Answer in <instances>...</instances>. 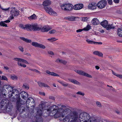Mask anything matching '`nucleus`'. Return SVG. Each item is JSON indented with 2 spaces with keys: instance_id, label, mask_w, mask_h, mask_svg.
Instances as JSON below:
<instances>
[{
  "instance_id": "nucleus-1",
  "label": "nucleus",
  "mask_w": 122,
  "mask_h": 122,
  "mask_svg": "<svg viewBox=\"0 0 122 122\" xmlns=\"http://www.w3.org/2000/svg\"><path fill=\"white\" fill-rule=\"evenodd\" d=\"M58 107L56 105H54L50 107L49 108L47 109V111L53 114H55V117H63L64 116L67 114V112L66 110H64L62 108H60L58 109Z\"/></svg>"
},
{
  "instance_id": "nucleus-2",
  "label": "nucleus",
  "mask_w": 122,
  "mask_h": 122,
  "mask_svg": "<svg viewBox=\"0 0 122 122\" xmlns=\"http://www.w3.org/2000/svg\"><path fill=\"white\" fill-rule=\"evenodd\" d=\"M51 4V2L49 0H45L43 3V5L44 6V9L46 12L50 14L53 15L57 16V13L53 10L50 7L48 6Z\"/></svg>"
},
{
  "instance_id": "nucleus-3",
  "label": "nucleus",
  "mask_w": 122,
  "mask_h": 122,
  "mask_svg": "<svg viewBox=\"0 0 122 122\" xmlns=\"http://www.w3.org/2000/svg\"><path fill=\"white\" fill-rule=\"evenodd\" d=\"M13 60L14 61H18V65L19 66L24 68L26 67V65L23 63H25L28 65L29 64V63L26 60L22 59L15 58H14Z\"/></svg>"
},
{
  "instance_id": "nucleus-4",
  "label": "nucleus",
  "mask_w": 122,
  "mask_h": 122,
  "mask_svg": "<svg viewBox=\"0 0 122 122\" xmlns=\"http://www.w3.org/2000/svg\"><path fill=\"white\" fill-rule=\"evenodd\" d=\"M28 31H31L33 30L34 31L39 30L41 28V26L38 25L37 23L28 24Z\"/></svg>"
},
{
  "instance_id": "nucleus-5",
  "label": "nucleus",
  "mask_w": 122,
  "mask_h": 122,
  "mask_svg": "<svg viewBox=\"0 0 122 122\" xmlns=\"http://www.w3.org/2000/svg\"><path fill=\"white\" fill-rule=\"evenodd\" d=\"M77 118L76 115L71 116L70 115L67 116L64 120V122H74L76 121Z\"/></svg>"
},
{
  "instance_id": "nucleus-6",
  "label": "nucleus",
  "mask_w": 122,
  "mask_h": 122,
  "mask_svg": "<svg viewBox=\"0 0 122 122\" xmlns=\"http://www.w3.org/2000/svg\"><path fill=\"white\" fill-rule=\"evenodd\" d=\"M61 7L62 10L67 12L70 11L73 8V5L70 4H63L61 5Z\"/></svg>"
},
{
  "instance_id": "nucleus-7",
  "label": "nucleus",
  "mask_w": 122,
  "mask_h": 122,
  "mask_svg": "<svg viewBox=\"0 0 122 122\" xmlns=\"http://www.w3.org/2000/svg\"><path fill=\"white\" fill-rule=\"evenodd\" d=\"M9 103V101L8 100H4L1 101L0 105L2 107H4V109H10L11 107Z\"/></svg>"
},
{
  "instance_id": "nucleus-8",
  "label": "nucleus",
  "mask_w": 122,
  "mask_h": 122,
  "mask_svg": "<svg viewBox=\"0 0 122 122\" xmlns=\"http://www.w3.org/2000/svg\"><path fill=\"white\" fill-rule=\"evenodd\" d=\"M89 119V115L86 113H81L80 115L79 119L81 122H87Z\"/></svg>"
},
{
  "instance_id": "nucleus-9",
  "label": "nucleus",
  "mask_w": 122,
  "mask_h": 122,
  "mask_svg": "<svg viewBox=\"0 0 122 122\" xmlns=\"http://www.w3.org/2000/svg\"><path fill=\"white\" fill-rule=\"evenodd\" d=\"M107 4V1L105 0H103L98 2L97 6L99 8L102 9L105 7Z\"/></svg>"
},
{
  "instance_id": "nucleus-10",
  "label": "nucleus",
  "mask_w": 122,
  "mask_h": 122,
  "mask_svg": "<svg viewBox=\"0 0 122 122\" xmlns=\"http://www.w3.org/2000/svg\"><path fill=\"white\" fill-rule=\"evenodd\" d=\"M75 71L76 72L80 75L90 78H92V76L91 75L82 71L77 70L76 71Z\"/></svg>"
},
{
  "instance_id": "nucleus-11",
  "label": "nucleus",
  "mask_w": 122,
  "mask_h": 122,
  "mask_svg": "<svg viewBox=\"0 0 122 122\" xmlns=\"http://www.w3.org/2000/svg\"><path fill=\"white\" fill-rule=\"evenodd\" d=\"M24 104V102L21 100H18L16 103L17 108L19 110H20V109L22 108L21 106L23 104Z\"/></svg>"
},
{
  "instance_id": "nucleus-12",
  "label": "nucleus",
  "mask_w": 122,
  "mask_h": 122,
  "mask_svg": "<svg viewBox=\"0 0 122 122\" xmlns=\"http://www.w3.org/2000/svg\"><path fill=\"white\" fill-rule=\"evenodd\" d=\"M51 29V27H49L48 26L46 25L42 27H41L40 30L42 32H47Z\"/></svg>"
},
{
  "instance_id": "nucleus-13",
  "label": "nucleus",
  "mask_w": 122,
  "mask_h": 122,
  "mask_svg": "<svg viewBox=\"0 0 122 122\" xmlns=\"http://www.w3.org/2000/svg\"><path fill=\"white\" fill-rule=\"evenodd\" d=\"M10 14L14 16H17L19 14V11L15 10L14 9L11 10L10 11Z\"/></svg>"
},
{
  "instance_id": "nucleus-14",
  "label": "nucleus",
  "mask_w": 122,
  "mask_h": 122,
  "mask_svg": "<svg viewBox=\"0 0 122 122\" xmlns=\"http://www.w3.org/2000/svg\"><path fill=\"white\" fill-rule=\"evenodd\" d=\"M83 6V5L82 4H77L75 5L73 7L74 9L77 10L81 9Z\"/></svg>"
},
{
  "instance_id": "nucleus-15",
  "label": "nucleus",
  "mask_w": 122,
  "mask_h": 122,
  "mask_svg": "<svg viewBox=\"0 0 122 122\" xmlns=\"http://www.w3.org/2000/svg\"><path fill=\"white\" fill-rule=\"evenodd\" d=\"M3 88L4 89H6L8 91V93H11V91L13 90V87H11L8 85H5L3 87Z\"/></svg>"
},
{
  "instance_id": "nucleus-16",
  "label": "nucleus",
  "mask_w": 122,
  "mask_h": 122,
  "mask_svg": "<svg viewBox=\"0 0 122 122\" xmlns=\"http://www.w3.org/2000/svg\"><path fill=\"white\" fill-rule=\"evenodd\" d=\"M97 5V4L96 3H92L89 4L88 7L89 9L92 10H93L96 8Z\"/></svg>"
},
{
  "instance_id": "nucleus-17",
  "label": "nucleus",
  "mask_w": 122,
  "mask_h": 122,
  "mask_svg": "<svg viewBox=\"0 0 122 122\" xmlns=\"http://www.w3.org/2000/svg\"><path fill=\"white\" fill-rule=\"evenodd\" d=\"M91 23L93 25H96L100 23L99 20L96 18H94L92 20Z\"/></svg>"
},
{
  "instance_id": "nucleus-18",
  "label": "nucleus",
  "mask_w": 122,
  "mask_h": 122,
  "mask_svg": "<svg viewBox=\"0 0 122 122\" xmlns=\"http://www.w3.org/2000/svg\"><path fill=\"white\" fill-rule=\"evenodd\" d=\"M76 18V17L71 16L65 17L64 19H65L68 20L69 21H74L76 20L75 19Z\"/></svg>"
},
{
  "instance_id": "nucleus-19",
  "label": "nucleus",
  "mask_w": 122,
  "mask_h": 122,
  "mask_svg": "<svg viewBox=\"0 0 122 122\" xmlns=\"http://www.w3.org/2000/svg\"><path fill=\"white\" fill-rule=\"evenodd\" d=\"M100 24L103 27L106 28L108 25V23L107 20H105L101 22Z\"/></svg>"
},
{
  "instance_id": "nucleus-20",
  "label": "nucleus",
  "mask_w": 122,
  "mask_h": 122,
  "mask_svg": "<svg viewBox=\"0 0 122 122\" xmlns=\"http://www.w3.org/2000/svg\"><path fill=\"white\" fill-rule=\"evenodd\" d=\"M93 54L98 56L100 57H102L103 56V54L101 52L98 51H94L93 52Z\"/></svg>"
},
{
  "instance_id": "nucleus-21",
  "label": "nucleus",
  "mask_w": 122,
  "mask_h": 122,
  "mask_svg": "<svg viewBox=\"0 0 122 122\" xmlns=\"http://www.w3.org/2000/svg\"><path fill=\"white\" fill-rule=\"evenodd\" d=\"M28 24L24 25L22 24H20L19 25V27L24 30H25L28 31Z\"/></svg>"
},
{
  "instance_id": "nucleus-22",
  "label": "nucleus",
  "mask_w": 122,
  "mask_h": 122,
  "mask_svg": "<svg viewBox=\"0 0 122 122\" xmlns=\"http://www.w3.org/2000/svg\"><path fill=\"white\" fill-rule=\"evenodd\" d=\"M38 84L39 86L40 87H44L49 88V86L47 84H45L43 83H42L40 82H38Z\"/></svg>"
},
{
  "instance_id": "nucleus-23",
  "label": "nucleus",
  "mask_w": 122,
  "mask_h": 122,
  "mask_svg": "<svg viewBox=\"0 0 122 122\" xmlns=\"http://www.w3.org/2000/svg\"><path fill=\"white\" fill-rule=\"evenodd\" d=\"M11 93H10V96H13V94H15L16 95H17L19 93V92L16 89H13V90L11 91Z\"/></svg>"
},
{
  "instance_id": "nucleus-24",
  "label": "nucleus",
  "mask_w": 122,
  "mask_h": 122,
  "mask_svg": "<svg viewBox=\"0 0 122 122\" xmlns=\"http://www.w3.org/2000/svg\"><path fill=\"white\" fill-rule=\"evenodd\" d=\"M21 97L23 99H26L28 97L27 93L24 92H23L21 93Z\"/></svg>"
},
{
  "instance_id": "nucleus-25",
  "label": "nucleus",
  "mask_w": 122,
  "mask_h": 122,
  "mask_svg": "<svg viewBox=\"0 0 122 122\" xmlns=\"http://www.w3.org/2000/svg\"><path fill=\"white\" fill-rule=\"evenodd\" d=\"M68 80L69 81L74 84H76L78 85H80L81 84L79 82L75 80L69 79H68Z\"/></svg>"
},
{
  "instance_id": "nucleus-26",
  "label": "nucleus",
  "mask_w": 122,
  "mask_h": 122,
  "mask_svg": "<svg viewBox=\"0 0 122 122\" xmlns=\"http://www.w3.org/2000/svg\"><path fill=\"white\" fill-rule=\"evenodd\" d=\"M46 73L50 75L54 76H59V75L54 72H51L48 70H47L46 71Z\"/></svg>"
},
{
  "instance_id": "nucleus-27",
  "label": "nucleus",
  "mask_w": 122,
  "mask_h": 122,
  "mask_svg": "<svg viewBox=\"0 0 122 122\" xmlns=\"http://www.w3.org/2000/svg\"><path fill=\"white\" fill-rule=\"evenodd\" d=\"M117 34L119 37H122V28H118Z\"/></svg>"
},
{
  "instance_id": "nucleus-28",
  "label": "nucleus",
  "mask_w": 122,
  "mask_h": 122,
  "mask_svg": "<svg viewBox=\"0 0 122 122\" xmlns=\"http://www.w3.org/2000/svg\"><path fill=\"white\" fill-rule=\"evenodd\" d=\"M10 78L11 79L14 80H17L18 79V76L14 75H11Z\"/></svg>"
},
{
  "instance_id": "nucleus-29",
  "label": "nucleus",
  "mask_w": 122,
  "mask_h": 122,
  "mask_svg": "<svg viewBox=\"0 0 122 122\" xmlns=\"http://www.w3.org/2000/svg\"><path fill=\"white\" fill-rule=\"evenodd\" d=\"M115 28V26H113L112 24L111 25L109 24L107 25V27L106 29L109 30L111 29H114Z\"/></svg>"
},
{
  "instance_id": "nucleus-30",
  "label": "nucleus",
  "mask_w": 122,
  "mask_h": 122,
  "mask_svg": "<svg viewBox=\"0 0 122 122\" xmlns=\"http://www.w3.org/2000/svg\"><path fill=\"white\" fill-rule=\"evenodd\" d=\"M91 28V26L89 25H87L83 29L84 30L88 31Z\"/></svg>"
},
{
  "instance_id": "nucleus-31",
  "label": "nucleus",
  "mask_w": 122,
  "mask_h": 122,
  "mask_svg": "<svg viewBox=\"0 0 122 122\" xmlns=\"http://www.w3.org/2000/svg\"><path fill=\"white\" fill-rule=\"evenodd\" d=\"M0 25L1 26L8 27L7 24L5 23L4 21H2L0 22Z\"/></svg>"
},
{
  "instance_id": "nucleus-32",
  "label": "nucleus",
  "mask_w": 122,
  "mask_h": 122,
  "mask_svg": "<svg viewBox=\"0 0 122 122\" xmlns=\"http://www.w3.org/2000/svg\"><path fill=\"white\" fill-rule=\"evenodd\" d=\"M113 74L114 75L117 76V77H118L120 78H122V75H120L117 74L113 71L112 72Z\"/></svg>"
},
{
  "instance_id": "nucleus-33",
  "label": "nucleus",
  "mask_w": 122,
  "mask_h": 122,
  "mask_svg": "<svg viewBox=\"0 0 122 122\" xmlns=\"http://www.w3.org/2000/svg\"><path fill=\"white\" fill-rule=\"evenodd\" d=\"M86 41L88 44H94L95 43V42L92 40H91L89 39H87L86 40Z\"/></svg>"
},
{
  "instance_id": "nucleus-34",
  "label": "nucleus",
  "mask_w": 122,
  "mask_h": 122,
  "mask_svg": "<svg viewBox=\"0 0 122 122\" xmlns=\"http://www.w3.org/2000/svg\"><path fill=\"white\" fill-rule=\"evenodd\" d=\"M0 79L2 80L7 81L8 79L7 77L5 76H2L0 77Z\"/></svg>"
},
{
  "instance_id": "nucleus-35",
  "label": "nucleus",
  "mask_w": 122,
  "mask_h": 122,
  "mask_svg": "<svg viewBox=\"0 0 122 122\" xmlns=\"http://www.w3.org/2000/svg\"><path fill=\"white\" fill-rule=\"evenodd\" d=\"M21 39L23 41L27 43H30L31 42L30 40L29 39Z\"/></svg>"
},
{
  "instance_id": "nucleus-36",
  "label": "nucleus",
  "mask_w": 122,
  "mask_h": 122,
  "mask_svg": "<svg viewBox=\"0 0 122 122\" xmlns=\"http://www.w3.org/2000/svg\"><path fill=\"white\" fill-rule=\"evenodd\" d=\"M39 44L36 42H32V45L36 47H38Z\"/></svg>"
},
{
  "instance_id": "nucleus-37",
  "label": "nucleus",
  "mask_w": 122,
  "mask_h": 122,
  "mask_svg": "<svg viewBox=\"0 0 122 122\" xmlns=\"http://www.w3.org/2000/svg\"><path fill=\"white\" fill-rule=\"evenodd\" d=\"M88 18L87 17H82L81 20L83 22L86 21L88 20Z\"/></svg>"
},
{
  "instance_id": "nucleus-38",
  "label": "nucleus",
  "mask_w": 122,
  "mask_h": 122,
  "mask_svg": "<svg viewBox=\"0 0 122 122\" xmlns=\"http://www.w3.org/2000/svg\"><path fill=\"white\" fill-rule=\"evenodd\" d=\"M36 18V15L34 14L32 15L30 17V18L31 19H35Z\"/></svg>"
},
{
  "instance_id": "nucleus-39",
  "label": "nucleus",
  "mask_w": 122,
  "mask_h": 122,
  "mask_svg": "<svg viewBox=\"0 0 122 122\" xmlns=\"http://www.w3.org/2000/svg\"><path fill=\"white\" fill-rule=\"evenodd\" d=\"M76 94L82 96H84V93L83 92L81 91H79L77 92L76 93Z\"/></svg>"
},
{
  "instance_id": "nucleus-40",
  "label": "nucleus",
  "mask_w": 122,
  "mask_h": 122,
  "mask_svg": "<svg viewBox=\"0 0 122 122\" xmlns=\"http://www.w3.org/2000/svg\"><path fill=\"white\" fill-rule=\"evenodd\" d=\"M38 47L43 49H44L46 48V47L45 46L40 44H39Z\"/></svg>"
},
{
  "instance_id": "nucleus-41",
  "label": "nucleus",
  "mask_w": 122,
  "mask_h": 122,
  "mask_svg": "<svg viewBox=\"0 0 122 122\" xmlns=\"http://www.w3.org/2000/svg\"><path fill=\"white\" fill-rule=\"evenodd\" d=\"M47 40L51 42L55 41L57 40V39H48Z\"/></svg>"
},
{
  "instance_id": "nucleus-42",
  "label": "nucleus",
  "mask_w": 122,
  "mask_h": 122,
  "mask_svg": "<svg viewBox=\"0 0 122 122\" xmlns=\"http://www.w3.org/2000/svg\"><path fill=\"white\" fill-rule=\"evenodd\" d=\"M62 60V59L58 58L56 60V61L57 63H61Z\"/></svg>"
},
{
  "instance_id": "nucleus-43",
  "label": "nucleus",
  "mask_w": 122,
  "mask_h": 122,
  "mask_svg": "<svg viewBox=\"0 0 122 122\" xmlns=\"http://www.w3.org/2000/svg\"><path fill=\"white\" fill-rule=\"evenodd\" d=\"M0 8L2 10H5V11H7L8 10L10 9V8L9 7L8 8H5L4 9V8L1 6V5H0Z\"/></svg>"
},
{
  "instance_id": "nucleus-44",
  "label": "nucleus",
  "mask_w": 122,
  "mask_h": 122,
  "mask_svg": "<svg viewBox=\"0 0 122 122\" xmlns=\"http://www.w3.org/2000/svg\"><path fill=\"white\" fill-rule=\"evenodd\" d=\"M97 105L98 107H101V103L98 102H96Z\"/></svg>"
},
{
  "instance_id": "nucleus-45",
  "label": "nucleus",
  "mask_w": 122,
  "mask_h": 122,
  "mask_svg": "<svg viewBox=\"0 0 122 122\" xmlns=\"http://www.w3.org/2000/svg\"><path fill=\"white\" fill-rule=\"evenodd\" d=\"M62 85L63 86H66L68 85V83L63 81Z\"/></svg>"
},
{
  "instance_id": "nucleus-46",
  "label": "nucleus",
  "mask_w": 122,
  "mask_h": 122,
  "mask_svg": "<svg viewBox=\"0 0 122 122\" xmlns=\"http://www.w3.org/2000/svg\"><path fill=\"white\" fill-rule=\"evenodd\" d=\"M39 94L40 95H41V96H44L45 95V93L44 92H39Z\"/></svg>"
},
{
  "instance_id": "nucleus-47",
  "label": "nucleus",
  "mask_w": 122,
  "mask_h": 122,
  "mask_svg": "<svg viewBox=\"0 0 122 122\" xmlns=\"http://www.w3.org/2000/svg\"><path fill=\"white\" fill-rule=\"evenodd\" d=\"M23 86L24 88L27 90L29 88V86H28L27 85H23Z\"/></svg>"
},
{
  "instance_id": "nucleus-48",
  "label": "nucleus",
  "mask_w": 122,
  "mask_h": 122,
  "mask_svg": "<svg viewBox=\"0 0 122 122\" xmlns=\"http://www.w3.org/2000/svg\"><path fill=\"white\" fill-rule=\"evenodd\" d=\"M117 42L119 43H122V40L121 39H117Z\"/></svg>"
},
{
  "instance_id": "nucleus-49",
  "label": "nucleus",
  "mask_w": 122,
  "mask_h": 122,
  "mask_svg": "<svg viewBox=\"0 0 122 122\" xmlns=\"http://www.w3.org/2000/svg\"><path fill=\"white\" fill-rule=\"evenodd\" d=\"M56 32V31L55 30H51L50 31L49 33L50 34H53L54 33Z\"/></svg>"
},
{
  "instance_id": "nucleus-50",
  "label": "nucleus",
  "mask_w": 122,
  "mask_h": 122,
  "mask_svg": "<svg viewBox=\"0 0 122 122\" xmlns=\"http://www.w3.org/2000/svg\"><path fill=\"white\" fill-rule=\"evenodd\" d=\"M108 3L110 5H111L112 3V0H107Z\"/></svg>"
},
{
  "instance_id": "nucleus-51",
  "label": "nucleus",
  "mask_w": 122,
  "mask_h": 122,
  "mask_svg": "<svg viewBox=\"0 0 122 122\" xmlns=\"http://www.w3.org/2000/svg\"><path fill=\"white\" fill-rule=\"evenodd\" d=\"M19 48L21 51L23 52L24 51V49L21 46H19Z\"/></svg>"
},
{
  "instance_id": "nucleus-52",
  "label": "nucleus",
  "mask_w": 122,
  "mask_h": 122,
  "mask_svg": "<svg viewBox=\"0 0 122 122\" xmlns=\"http://www.w3.org/2000/svg\"><path fill=\"white\" fill-rule=\"evenodd\" d=\"M83 30V29H79L77 30H76V32H80L82 31Z\"/></svg>"
},
{
  "instance_id": "nucleus-53",
  "label": "nucleus",
  "mask_w": 122,
  "mask_h": 122,
  "mask_svg": "<svg viewBox=\"0 0 122 122\" xmlns=\"http://www.w3.org/2000/svg\"><path fill=\"white\" fill-rule=\"evenodd\" d=\"M61 63L65 64L67 63V62L65 61L62 60Z\"/></svg>"
},
{
  "instance_id": "nucleus-54",
  "label": "nucleus",
  "mask_w": 122,
  "mask_h": 122,
  "mask_svg": "<svg viewBox=\"0 0 122 122\" xmlns=\"http://www.w3.org/2000/svg\"><path fill=\"white\" fill-rule=\"evenodd\" d=\"M102 44V42H95V44H100V45H101Z\"/></svg>"
},
{
  "instance_id": "nucleus-55",
  "label": "nucleus",
  "mask_w": 122,
  "mask_h": 122,
  "mask_svg": "<svg viewBox=\"0 0 122 122\" xmlns=\"http://www.w3.org/2000/svg\"><path fill=\"white\" fill-rule=\"evenodd\" d=\"M119 0H113V2L117 3H118L119 2Z\"/></svg>"
},
{
  "instance_id": "nucleus-56",
  "label": "nucleus",
  "mask_w": 122,
  "mask_h": 122,
  "mask_svg": "<svg viewBox=\"0 0 122 122\" xmlns=\"http://www.w3.org/2000/svg\"><path fill=\"white\" fill-rule=\"evenodd\" d=\"M14 16L13 15H12L10 16V18H9V19H10L9 20H12L14 18Z\"/></svg>"
},
{
  "instance_id": "nucleus-57",
  "label": "nucleus",
  "mask_w": 122,
  "mask_h": 122,
  "mask_svg": "<svg viewBox=\"0 0 122 122\" xmlns=\"http://www.w3.org/2000/svg\"><path fill=\"white\" fill-rule=\"evenodd\" d=\"M48 53L49 54L51 55H54V53H53L52 51H49L48 52Z\"/></svg>"
},
{
  "instance_id": "nucleus-58",
  "label": "nucleus",
  "mask_w": 122,
  "mask_h": 122,
  "mask_svg": "<svg viewBox=\"0 0 122 122\" xmlns=\"http://www.w3.org/2000/svg\"><path fill=\"white\" fill-rule=\"evenodd\" d=\"M31 101L32 100H31V99H30V98H29L27 99L26 101V102H27V103L28 102L30 103V101Z\"/></svg>"
},
{
  "instance_id": "nucleus-59",
  "label": "nucleus",
  "mask_w": 122,
  "mask_h": 122,
  "mask_svg": "<svg viewBox=\"0 0 122 122\" xmlns=\"http://www.w3.org/2000/svg\"><path fill=\"white\" fill-rule=\"evenodd\" d=\"M5 23H9L10 22V20H6L5 21H4Z\"/></svg>"
},
{
  "instance_id": "nucleus-60",
  "label": "nucleus",
  "mask_w": 122,
  "mask_h": 122,
  "mask_svg": "<svg viewBox=\"0 0 122 122\" xmlns=\"http://www.w3.org/2000/svg\"><path fill=\"white\" fill-rule=\"evenodd\" d=\"M4 69H5L6 70H8L9 69V68L8 67H7V66H4Z\"/></svg>"
},
{
  "instance_id": "nucleus-61",
  "label": "nucleus",
  "mask_w": 122,
  "mask_h": 122,
  "mask_svg": "<svg viewBox=\"0 0 122 122\" xmlns=\"http://www.w3.org/2000/svg\"><path fill=\"white\" fill-rule=\"evenodd\" d=\"M32 101L31 102V103L32 104H33L32 105H35V103H34V101H33V100L32 99H31Z\"/></svg>"
},
{
  "instance_id": "nucleus-62",
  "label": "nucleus",
  "mask_w": 122,
  "mask_h": 122,
  "mask_svg": "<svg viewBox=\"0 0 122 122\" xmlns=\"http://www.w3.org/2000/svg\"><path fill=\"white\" fill-rule=\"evenodd\" d=\"M49 98L50 99H54V98L53 97H52L51 96H50L49 97Z\"/></svg>"
},
{
  "instance_id": "nucleus-63",
  "label": "nucleus",
  "mask_w": 122,
  "mask_h": 122,
  "mask_svg": "<svg viewBox=\"0 0 122 122\" xmlns=\"http://www.w3.org/2000/svg\"><path fill=\"white\" fill-rule=\"evenodd\" d=\"M25 55L28 56H30L31 55L29 53H27L25 54Z\"/></svg>"
},
{
  "instance_id": "nucleus-64",
  "label": "nucleus",
  "mask_w": 122,
  "mask_h": 122,
  "mask_svg": "<svg viewBox=\"0 0 122 122\" xmlns=\"http://www.w3.org/2000/svg\"><path fill=\"white\" fill-rule=\"evenodd\" d=\"M95 68L97 70H98L99 69V67L98 66H95Z\"/></svg>"
}]
</instances>
